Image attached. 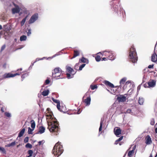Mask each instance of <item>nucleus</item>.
Here are the masks:
<instances>
[{"label":"nucleus","mask_w":157,"mask_h":157,"mask_svg":"<svg viewBox=\"0 0 157 157\" xmlns=\"http://www.w3.org/2000/svg\"><path fill=\"white\" fill-rule=\"evenodd\" d=\"M52 117H51L50 119L47 121L48 125V128L50 132L54 133L56 135L59 129L58 122L55 118L51 119Z\"/></svg>","instance_id":"nucleus-1"},{"label":"nucleus","mask_w":157,"mask_h":157,"mask_svg":"<svg viewBox=\"0 0 157 157\" xmlns=\"http://www.w3.org/2000/svg\"><path fill=\"white\" fill-rule=\"evenodd\" d=\"M128 58L129 61L133 63L136 62L138 60L137 53L133 45L129 49Z\"/></svg>","instance_id":"nucleus-2"},{"label":"nucleus","mask_w":157,"mask_h":157,"mask_svg":"<svg viewBox=\"0 0 157 157\" xmlns=\"http://www.w3.org/2000/svg\"><path fill=\"white\" fill-rule=\"evenodd\" d=\"M63 146L59 142L56 143L54 147L52 150L53 154L56 157H58L63 153Z\"/></svg>","instance_id":"nucleus-3"},{"label":"nucleus","mask_w":157,"mask_h":157,"mask_svg":"<svg viewBox=\"0 0 157 157\" xmlns=\"http://www.w3.org/2000/svg\"><path fill=\"white\" fill-rule=\"evenodd\" d=\"M102 56H104L110 60H113L115 59L112 51H106L102 52Z\"/></svg>","instance_id":"nucleus-4"},{"label":"nucleus","mask_w":157,"mask_h":157,"mask_svg":"<svg viewBox=\"0 0 157 157\" xmlns=\"http://www.w3.org/2000/svg\"><path fill=\"white\" fill-rule=\"evenodd\" d=\"M60 72H62L61 69L59 67H56L52 71V76L53 78H56L57 77H60V75H57V74H59Z\"/></svg>","instance_id":"nucleus-5"},{"label":"nucleus","mask_w":157,"mask_h":157,"mask_svg":"<svg viewBox=\"0 0 157 157\" xmlns=\"http://www.w3.org/2000/svg\"><path fill=\"white\" fill-rule=\"evenodd\" d=\"M20 74L18 73H16L14 74H13L11 73H6L4 74L2 76L1 80L6 79V78L14 77L17 75H19Z\"/></svg>","instance_id":"nucleus-6"},{"label":"nucleus","mask_w":157,"mask_h":157,"mask_svg":"<svg viewBox=\"0 0 157 157\" xmlns=\"http://www.w3.org/2000/svg\"><path fill=\"white\" fill-rule=\"evenodd\" d=\"M12 5H13L15 7L12 9V12L13 14L19 13L20 11V8L18 6L13 2H12Z\"/></svg>","instance_id":"nucleus-7"},{"label":"nucleus","mask_w":157,"mask_h":157,"mask_svg":"<svg viewBox=\"0 0 157 157\" xmlns=\"http://www.w3.org/2000/svg\"><path fill=\"white\" fill-rule=\"evenodd\" d=\"M38 17V14L37 13H34L31 17L29 21V24L33 23L37 20Z\"/></svg>","instance_id":"nucleus-8"},{"label":"nucleus","mask_w":157,"mask_h":157,"mask_svg":"<svg viewBox=\"0 0 157 157\" xmlns=\"http://www.w3.org/2000/svg\"><path fill=\"white\" fill-rule=\"evenodd\" d=\"M52 99L54 102L57 104V108L58 110L61 112H64L63 110L60 108V103L59 101L58 100L55 99L53 98H52Z\"/></svg>","instance_id":"nucleus-9"},{"label":"nucleus","mask_w":157,"mask_h":157,"mask_svg":"<svg viewBox=\"0 0 157 157\" xmlns=\"http://www.w3.org/2000/svg\"><path fill=\"white\" fill-rule=\"evenodd\" d=\"M127 94H125L124 96L121 95L120 96H118L117 98V100L119 102H124L126 100V97L124 96L126 95L127 96Z\"/></svg>","instance_id":"nucleus-10"},{"label":"nucleus","mask_w":157,"mask_h":157,"mask_svg":"<svg viewBox=\"0 0 157 157\" xmlns=\"http://www.w3.org/2000/svg\"><path fill=\"white\" fill-rule=\"evenodd\" d=\"M12 26L10 24H7L3 26V30L6 32L10 31L11 29Z\"/></svg>","instance_id":"nucleus-11"},{"label":"nucleus","mask_w":157,"mask_h":157,"mask_svg":"<svg viewBox=\"0 0 157 157\" xmlns=\"http://www.w3.org/2000/svg\"><path fill=\"white\" fill-rule=\"evenodd\" d=\"M149 87H153L155 86L156 84V82L154 80H151L147 83Z\"/></svg>","instance_id":"nucleus-12"},{"label":"nucleus","mask_w":157,"mask_h":157,"mask_svg":"<svg viewBox=\"0 0 157 157\" xmlns=\"http://www.w3.org/2000/svg\"><path fill=\"white\" fill-rule=\"evenodd\" d=\"M136 146L134 145L132 147L131 150L129 151L128 154V156L129 157H132L134 153V151L136 148Z\"/></svg>","instance_id":"nucleus-13"},{"label":"nucleus","mask_w":157,"mask_h":157,"mask_svg":"<svg viewBox=\"0 0 157 157\" xmlns=\"http://www.w3.org/2000/svg\"><path fill=\"white\" fill-rule=\"evenodd\" d=\"M145 143L147 144H150L152 143V141L150 136L147 135L145 138Z\"/></svg>","instance_id":"nucleus-14"},{"label":"nucleus","mask_w":157,"mask_h":157,"mask_svg":"<svg viewBox=\"0 0 157 157\" xmlns=\"http://www.w3.org/2000/svg\"><path fill=\"white\" fill-rule=\"evenodd\" d=\"M102 52H99L97 54V56L95 57L96 61L97 62L100 61L101 60V58L102 57Z\"/></svg>","instance_id":"nucleus-15"},{"label":"nucleus","mask_w":157,"mask_h":157,"mask_svg":"<svg viewBox=\"0 0 157 157\" xmlns=\"http://www.w3.org/2000/svg\"><path fill=\"white\" fill-rule=\"evenodd\" d=\"M45 128L43 126L39 127V130L36 133V134H41L45 132Z\"/></svg>","instance_id":"nucleus-16"},{"label":"nucleus","mask_w":157,"mask_h":157,"mask_svg":"<svg viewBox=\"0 0 157 157\" xmlns=\"http://www.w3.org/2000/svg\"><path fill=\"white\" fill-rule=\"evenodd\" d=\"M75 73L72 68L69 67V78H72Z\"/></svg>","instance_id":"nucleus-17"},{"label":"nucleus","mask_w":157,"mask_h":157,"mask_svg":"<svg viewBox=\"0 0 157 157\" xmlns=\"http://www.w3.org/2000/svg\"><path fill=\"white\" fill-rule=\"evenodd\" d=\"M103 83L107 86H109L111 88H113L114 87V85L109 81L105 80L103 82Z\"/></svg>","instance_id":"nucleus-18"},{"label":"nucleus","mask_w":157,"mask_h":157,"mask_svg":"<svg viewBox=\"0 0 157 157\" xmlns=\"http://www.w3.org/2000/svg\"><path fill=\"white\" fill-rule=\"evenodd\" d=\"M151 60L154 62H155L157 61V55L156 53L152 54L151 56Z\"/></svg>","instance_id":"nucleus-19"},{"label":"nucleus","mask_w":157,"mask_h":157,"mask_svg":"<svg viewBox=\"0 0 157 157\" xmlns=\"http://www.w3.org/2000/svg\"><path fill=\"white\" fill-rule=\"evenodd\" d=\"M90 101L91 98L90 97H88L84 100L83 102L85 103L86 105H89L90 104Z\"/></svg>","instance_id":"nucleus-20"},{"label":"nucleus","mask_w":157,"mask_h":157,"mask_svg":"<svg viewBox=\"0 0 157 157\" xmlns=\"http://www.w3.org/2000/svg\"><path fill=\"white\" fill-rule=\"evenodd\" d=\"M79 62L80 63H88L89 62L88 60L83 57H82V58L79 59Z\"/></svg>","instance_id":"nucleus-21"},{"label":"nucleus","mask_w":157,"mask_h":157,"mask_svg":"<svg viewBox=\"0 0 157 157\" xmlns=\"http://www.w3.org/2000/svg\"><path fill=\"white\" fill-rule=\"evenodd\" d=\"M121 130L120 128H117L116 129H114V133L117 136L121 134Z\"/></svg>","instance_id":"nucleus-22"},{"label":"nucleus","mask_w":157,"mask_h":157,"mask_svg":"<svg viewBox=\"0 0 157 157\" xmlns=\"http://www.w3.org/2000/svg\"><path fill=\"white\" fill-rule=\"evenodd\" d=\"M80 54V52L79 51L77 50H74V55L73 57L71 58L72 59L73 58H75V57L78 56Z\"/></svg>","instance_id":"nucleus-23"},{"label":"nucleus","mask_w":157,"mask_h":157,"mask_svg":"<svg viewBox=\"0 0 157 157\" xmlns=\"http://www.w3.org/2000/svg\"><path fill=\"white\" fill-rule=\"evenodd\" d=\"M25 128H22V129L20 131L19 133H18V137H20L22 136L23 135V134L25 133Z\"/></svg>","instance_id":"nucleus-24"},{"label":"nucleus","mask_w":157,"mask_h":157,"mask_svg":"<svg viewBox=\"0 0 157 157\" xmlns=\"http://www.w3.org/2000/svg\"><path fill=\"white\" fill-rule=\"evenodd\" d=\"M49 92V90H46L43 91L42 93V94L44 96H46L48 94Z\"/></svg>","instance_id":"nucleus-25"},{"label":"nucleus","mask_w":157,"mask_h":157,"mask_svg":"<svg viewBox=\"0 0 157 157\" xmlns=\"http://www.w3.org/2000/svg\"><path fill=\"white\" fill-rule=\"evenodd\" d=\"M27 39V36L25 35H23L20 37V40L21 41H25Z\"/></svg>","instance_id":"nucleus-26"},{"label":"nucleus","mask_w":157,"mask_h":157,"mask_svg":"<svg viewBox=\"0 0 157 157\" xmlns=\"http://www.w3.org/2000/svg\"><path fill=\"white\" fill-rule=\"evenodd\" d=\"M30 122L31 124V128H33V129H34L35 128V122L33 120H32Z\"/></svg>","instance_id":"nucleus-27"},{"label":"nucleus","mask_w":157,"mask_h":157,"mask_svg":"<svg viewBox=\"0 0 157 157\" xmlns=\"http://www.w3.org/2000/svg\"><path fill=\"white\" fill-rule=\"evenodd\" d=\"M144 102V99L142 98H139L138 100V103L140 105H143Z\"/></svg>","instance_id":"nucleus-28"},{"label":"nucleus","mask_w":157,"mask_h":157,"mask_svg":"<svg viewBox=\"0 0 157 157\" xmlns=\"http://www.w3.org/2000/svg\"><path fill=\"white\" fill-rule=\"evenodd\" d=\"M126 78H122L120 81V85L124 84L126 81Z\"/></svg>","instance_id":"nucleus-29"},{"label":"nucleus","mask_w":157,"mask_h":157,"mask_svg":"<svg viewBox=\"0 0 157 157\" xmlns=\"http://www.w3.org/2000/svg\"><path fill=\"white\" fill-rule=\"evenodd\" d=\"M0 152L2 153L6 154V150L3 147H0Z\"/></svg>","instance_id":"nucleus-30"},{"label":"nucleus","mask_w":157,"mask_h":157,"mask_svg":"<svg viewBox=\"0 0 157 157\" xmlns=\"http://www.w3.org/2000/svg\"><path fill=\"white\" fill-rule=\"evenodd\" d=\"M26 18H27V17L24 18L21 21V26H23L24 25V23L26 21Z\"/></svg>","instance_id":"nucleus-31"},{"label":"nucleus","mask_w":157,"mask_h":157,"mask_svg":"<svg viewBox=\"0 0 157 157\" xmlns=\"http://www.w3.org/2000/svg\"><path fill=\"white\" fill-rule=\"evenodd\" d=\"M65 49H63L61 50V51L57 53L55 55H54L52 57V58L55 57L56 56H58L59 55H60L62 53H63V52H62V51H63Z\"/></svg>","instance_id":"nucleus-32"},{"label":"nucleus","mask_w":157,"mask_h":157,"mask_svg":"<svg viewBox=\"0 0 157 157\" xmlns=\"http://www.w3.org/2000/svg\"><path fill=\"white\" fill-rule=\"evenodd\" d=\"M28 153L29 155V156H29V157H30L32 156L33 153V151L32 150H29L28 151Z\"/></svg>","instance_id":"nucleus-33"},{"label":"nucleus","mask_w":157,"mask_h":157,"mask_svg":"<svg viewBox=\"0 0 157 157\" xmlns=\"http://www.w3.org/2000/svg\"><path fill=\"white\" fill-rule=\"evenodd\" d=\"M33 130L34 129H32L30 127H29L28 128V134H33Z\"/></svg>","instance_id":"nucleus-34"},{"label":"nucleus","mask_w":157,"mask_h":157,"mask_svg":"<svg viewBox=\"0 0 157 157\" xmlns=\"http://www.w3.org/2000/svg\"><path fill=\"white\" fill-rule=\"evenodd\" d=\"M25 147L27 148L31 149L32 147V145L28 143L25 145Z\"/></svg>","instance_id":"nucleus-35"},{"label":"nucleus","mask_w":157,"mask_h":157,"mask_svg":"<svg viewBox=\"0 0 157 157\" xmlns=\"http://www.w3.org/2000/svg\"><path fill=\"white\" fill-rule=\"evenodd\" d=\"M4 115L8 117H10L11 116V113L9 112H5L4 113Z\"/></svg>","instance_id":"nucleus-36"},{"label":"nucleus","mask_w":157,"mask_h":157,"mask_svg":"<svg viewBox=\"0 0 157 157\" xmlns=\"http://www.w3.org/2000/svg\"><path fill=\"white\" fill-rule=\"evenodd\" d=\"M28 74L27 73H25L23 74L21 76V78H22L21 81H22L23 79L25 78L26 77H27L28 75Z\"/></svg>","instance_id":"nucleus-37"},{"label":"nucleus","mask_w":157,"mask_h":157,"mask_svg":"<svg viewBox=\"0 0 157 157\" xmlns=\"http://www.w3.org/2000/svg\"><path fill=\"white\" fill-rule=\"evenodd\" d=\"M16 143L15 141L11 143H10L7 145V147H10L11 146H13L15 145Z\"/></svg>","instance_id":"nucleus-38"},{"label":"nucleus","mask_w":157,"mask_h":157,"mask_svg":"<svg viewBox=\"0 0 157 157\" xmlns=\"http://www.w3.org/2000/svg\"><path fill=\"white\" fill-rule=\"evenodd\" d=\"M27 30L28 31V32H27V35L28 36H29L31 34V29L30 28H27Z\"/></svg>","instance_id":"nucleus-39"},{"label":"nucleus","mask_w":157,"mask_h":157,"mask_svg":"<svg viewBox=\"0 0 157 157\" xmlns=\"http://www.w3.org/2000/svg\"><path fill=\"white\" fill-rule=\"evenodd\" d=\"M103 123V121H102L101 120V122H100V127H99V132H100L102 130V126Z\"/></svg>","instance_id":"nucleus-40"},{"label":"nucleus","mask_w":157,"mask_h":157,"mask_svg":"<svg viewBox=\"0 0 157 157\" xmlns=\"http://www.w3.org/2000/svg\"><path fill=\"white\" fill-rule=\"evenodd\" d=\"M90 87L92 90H94L96 88H97V86L96 85H91L90 86Z\"/></svg>","instance_id":"nucleus-41"},{"label":"nucleus","mask_w":157,"mask_h":157,"mask_svg":"<svg viewBox=\"0 0 157 157\" xmlns=\"http://www.w3.org/2000/svg\"><path fill=\"white\" fill-rule=\"evenodd\" d=\"M2 67L4 69H6L7 66L8 65L6 62H5L3 63H2Z\"/></svg>","instance_id":"nucleus-42"},{"label":"nucleus","mask_w":157,"mask_h":157,"mask_svg":"<svg viewBox=\"0 0 157 157\" xmlns=\"http://www.w3.org/2000/svg\"><path fill=\"white\" fill-rule=\"evenodd\" d=\"M85 64H83L82 65H81L79 67V70L81 71L82 70V69L85 66Z\"/></svg>","instance_id":"nucleus-43"},{"label":"nucleus","mask_w":157,"mask_h":157,"mask_svg":"<svg viewBox=\"0 0 157 157\" xmlns=\"http://www.w3.org/2000/svg\"><path fill=\"white\" fill-rule=\"evenodd\" d=\"M29 137L28 136L26 137L24 139V142L25 143H27L29 141Z\"/></svg>","instance_id":"nucleus-44"},{"label":"nucleus","mask_w":157,"mask_h":157,"mask_svg":"<svg viewBox=\"0 0 157 157\" xmlns=\"http://www.w3.org/2000/svg\"><path fill=\"white\" fill-rule=\"evenodd\" d=\"M45 58V57H44L42 58H37L36 59V61L35 62H35V63L36 62L40 60H43Z\"/></svg>","instance_id":"nucleus-45"},{"label":"nucleus","mask_w":157,"mask_h":157,"mask_svg":"<svg viewBox=\"0 0 157 157\" xmlns=\"http://www.w3.org/2000/svg\"><path fill=\"white\" fill-rule=\"evenodd\" d=\"M50 82V80L48 79H47L45 81V84L46 85H48L49 84V83Z\"/></svg>","instance_id":"nucleus-46"},{"label":"nucleus","mask_w":157,"mask_h":157,"mask_svg":"<svg viewBox=\"0 0 157 157\" xmlns=\"http://www.w3.org/2000/svg\"><path fill=\"white\" fill-rule=\"evenodd\" d=\"M6 48V45L5 44L3 45L1 47L0 51L1 52L3 50H4Z\"/></svg>","instance_id":"nucleus-47"},{"label":"nucleus","mask_w":157,"mask_h":157,"mask_svg":"<svg viewBox=\"0 0 157 157\" xmlns=\"http://www.w3.org/2000/svg\"><path fill=\"white\" fill-rule=\"evenodd\" d=\"M80 109H79L78 110V111H77L76 110H75V111L74 112V113L75 114H79L80 113Z\"/></svg>","instance_id":"nucleus-48"},{"label":"nucleus","mask_w":157,"mask_h":157,"mask_svg":"<svg viewBox=\"0 0 157 157\" xmlns=\"http://www.w3.org/2000/svg\"><path fill=\"white\" fill-rule=\"evenodd\" d=\"M44 143V140H42V141H40L38 142V145H41L42 143L43 144Z\"/></svg>","instance_id":"nucleus-49"},{"label":"nucleus","mask_w":157,"mask_h":157,"mask_svg":"<svg viewBox=\"0 0 157 157\" xmlns=\"http://www.w3.org/2000/svg\"><path fill=\"white\" fill-rule=\"evenodd\" d=\"M2 104H0V107H1V110L2 112H4V108L3 107H2Z\"/></svg>","instance_id":"nucleus-50"},{"label":"nucleus","mask_w":157,"mask_h":157,"mask_svg":"<svg viewBox=\"0 0 157 157\" xmlns=\"http://www.w3.org/2000/svg\"><path fill=\"white\" fill-rule=\"evenodd\" d=\"M123 136H121L117 140V141L119 142V141H121V140H122V139H123Z\"/></svg>","instance_id":"nucleus-51"},{"label":"nucleus","mask_w":157,"mask_h":157,"mask_svg":"<svg viewBox=\"0 0 157 157\" xmlns=\"http://www.w3.org/2000/svg\"><path fill=\"white\" fill-rule=\"evenodd\" d=\"M62 72H60V73H59V74H57V75H60V77H59V78H56V79H59V78H63L61 76V74Z\"/></svg>","instance_id":"nucleus-52"},{"label":"nucleus","mask_w":157,"mask_h":157,"mask_svg":"<svg viewBox=\"0 0 157 157\" xmlns=\"http://www.w3.org/2000/svg\"><path fill=\"white\" fill-rule=\"evenodd\" d=\"M35 63V62H33V63H32L31 65H30V66L29 67V69H30V68H32V67L33 66L34 63Z\"/></svg>","instance_id":"nucleus-53"},{"label":"nucleus","mask_w":157,"mask_h":157,"mask_svg":"<svg viewBox=\"0 0 157 157\" xmlns=\"http://www.w3.org/2000/svg\"><path fill=\"white\" fill-rule=\"evenodd\" d=\"M153 64L150 65L148 66V67L149 68H153Z\"/></svg>","instance_id":"nucleus-54"},{"label":"nucleus","mask_w":157,"mask_h":157,"mask_svg":"<svg viewBox=\"0 0 157 157\" xmlns=\"http://www.w3.org/2000/svg\"><path fill=\"white\" fill-rule=\"evenodd\" d=\"M108 59L106 57H103V58H102L101 61H106V60H107Z\"/></svg>","instance_id":"nucleus-55"},{"label":"nucleus","mask_w":157,"mask_h":157,"mask_svg":"<svg viewBox=\"0 0 157 157\" xmlns=\"http://www.w3.org/2000/svg\"><path fill=\"white\" fill-rule=\"evenodd\" d=\"M66 68L67 71L68 72H69V65H66Z\"/></svg>","instance_id":"nucleus-56"},{"label":"nucleus","mask_w":157,"mask_h":157,"mask_svg":"<svg viewBox=\"0 0 157 157\" xmlns=\"http://www.w3.org/2000/svg\"><path fill=\"white\" fill-rule=\"evenodd\" d=\"M131 110L130 109H128L127 110V111H126V112L127 113H130L131 112Z\"/></svg>","instance_id":"nucleus-57"},{"label":"nucleus","mask_w":157,"mask_h":157,"mask_svg":"<svg viewBox=\"0 0 157 157\" xmlns=\"http://www.w3.org/2000/svg\"><path fill=\"white\" fill-rule=\"evenodd\" d=\"M130 83V82L129 81H127V82H126L125 85H127V84Z\"/></svg>","instance_id":"nucleus-58"},{"label":"nucleus","mask_w":157,"mask_h":157,"mask_svg":"<svg viewBox=\"0 0 157 157\" xmlns=\"http://www.w3.org/2000/svg\"><path fill=\"white\" fill-rule=\"evenodd\" d=\"M118 142H119L117 141V140L115 142V144H118Z\"/></svg>","instance_id":"nucleus-59"},{"label":"nucleus","mask_w":157,"mask_h":157,"mask_svg":"<svg viewBox=\"0 0 157 157\" xmlns=\"http://www.w3.org/2000/svg\"><path fill=\"white\" fill-rule=\"evenodd\" d=\"M67 78L69 79V73H67Z\"/></svg>","instance_id":"nucleus-60"},{"label":"nucleus","mask_w":157,"mask_h":157,"mask_svg":"<svg viewBox=\"0 0 157 157\" xmlns=\"http://www.w3.org/2000/svg\"><path fill=\"white\" fill-rule=\"evenodd\" d=\"M151 125H153L154 124V122H151Z\"/></svg>","instance_id":"nucleus-61"},{"label":"nucleus","mask_w":157,"mask_h":157,"mask_svg":"<svg viewBox=\"0 0 157 157\" xmlns=\"http://www.w3.org/2000/svg\"><path fill=\"white\" fill-rule=\"evenodd\" d=\"M22 70V68H21L20 69H18L17 70V71H18L20 70V71H21Z\"/></svg>","instance_id":"nucleus-62"},{"label":"nucleus","mask_w":157,"mask_h":157,"mask_svg":"<svg viewBox=\"0 0 157 157\" xmlns=\"http://www.w3.org/2000/svg\"><path fill=\"white\" fill-rule=\"evenodd\" d=\"M39 157H44V156L43 155H40Z\"/></svg>","instance_id":"nucleus-63"},{"label":"nucleus","mask_w":157,"mask_h":157,"mask_svg":"<svg viewBox=\"0 0 157 157\" xmlns=\"http://www.w3.org/2000/svg\"><path fill=\"white\" fill-rule=\"evenodd\" d=\"M155 132L156 133H157V128H156L155 129Z\"/></svg>","instance_id":"nucleus-64"}]
</instances>
